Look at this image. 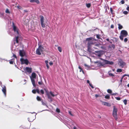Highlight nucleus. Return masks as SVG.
<instances>
[{
	"instance_id": "a19ab883",
	"label": "nucleus",
	"mask_w": 129,
	"mask_h": 129,
	"mask_svg": "<svg viewBox=\"0 0 129 129\" xmlns=\"http://www.w3.org/2000/svg\"><path fill=\"white\" fill-rule=\"evenodd\" d=\"M49 64L50 66H52L53 64V63L52 62H50L49 63Z\"/></svg>"
},
{
	"instance_id": "49530a36",
	"label": "nucleus",
	"mask_w": 129,
	"mask_h": 129,
	"mask_svg": "<svg viewBox=\"0 0 129 129\" xmlns=\"http://www.w3.org/2000/svg\"><path fill=\"white\" fill-rule=\"evenodd\" d=\"M123 77H122L121 78V80H120V82H121L120 83H121H121H122V80H123Z\"/></svg>"
},
{
	"instance_id": "79ce46f5",
	"label": "nucleus",
	"mask_w": 129,
	"mask_h": 129,
	"mask_svg": "<svg viewBox=\"0 0 129 129\" xmlns=\"http://www.w3.org/2000/svg\"><path fill=\"white\" fill-rule=\"evenodd\" d=\"M36 92H37L38 93H39L40 91L38 89H36Z\"/></svg>"
},
{
	"instance_id": "ddd939ff",
	"label": "nucleus",
	"mask_w": 129,
	"mask_h": 129,
	"mask_svg": "<svg viewBox=\"0 0 129 129\" xmlns=\"http://www.w3.org/2000/svg\"><path fill=\"white\" fill-rule=\"evenodd\" d=\"M13 28L14 31L15 32H16L17 34H18V33L17 29L16 27L14 25H13Z\"/></svg>"
},
{
	"instance_id": "4c0bfd02",
	"label": "nucleus",
	"mask_w": 129,
	"mask_h": 129,
	"mask_svg": "<svg viewBox=\"0 0 129 129\" xmlns=\"http://www.w3.org/2000/svg\"><path fill=\"white\" fill-rule=\"evenodd\" d=\"M115 98L118 100H120V98L119 97H115Z\"/></svg>"
},
{
	"instance_id": "7c9ffc66",
	"label": "nucleus",
	"mask_w": 129,
	"mask_h": 129,
	"mask_svg": "<svg viewBox=\"0 0 129 129\" xmlns=\"http://www.w3.org/2000/svg\"><path fill=\"white\" fill-rule=\"evenodd\" d=\"M127 101L126 100H124L123 101V102H124V104L125 105L126 104H127Z\"/></svg>"
},
{
	"instance_id": "8fccbe9b",
	"label": "nucleus",
	"mask_w": 129,
	"mask_h": 129,
	"mask_svg": "<svg viewBox=\"0 0 129 129\" xmlns=\"http://www.w3.org/2000/svg\"><path fill=\"white\" fill-rule=\"evenodd\" d=\"M17 7L18 9H21V7L20 6H17Z\"/></svg>"
},
{
	"instance_id": "e433bc0d",
	"label": "nucleus",
	"mask_w": 129,
	"mask_h": 129,
	"mask_svg": "<svg viewBox=\"0 0 129 129\" xmlns=\"http://www.w3.org/2000/svg\"><path fill=\"white\" fill-rule=\"evenodd\" d=\"M127 40H128L127 39V38H125L124 39V42H126L127 41Z\"/></svg>"
},
{
	"instance_id": "864d4df0",
	"label": "nucleus",
	"mask_w": 129,
	"mask_h": 129,
	"mask_svg": "<svg viewBox=\"0 0 129 129\" xmlns=\"http://www.w3.org/2000/svg\"><path fill=\"white\" fill-rule=\"evenodd\" d=\"M126 10L129 11V7H128L126 8Z\"/></svg>"
},
{
	"instance_id": "0e129e2a",
	"label": "nucleus",
	"mask_w": 129,
	"mask_h": 129,
	"mask_svg": "<svg viewBox=\"0 0 129 129\" xmlns=\"http://www.w3.org/2000/svg\"><path fill=\"white\" fill-rule=\"evenodd\" d=\"M73 129H76V127L74 126L73 128Z\"/></svg>"
},
{
	"instance_id": "bf43d9fd",
	"label": "nucleus",
	"mask_w": 129,
	"mask_h": 129,
	"mask_svg": "<svg viewBox=\"0 0 129 129\" xmlns=\"http://www.w3.org/2000/svg\"><path fill=\"white\" fill-rule=\"evenodd\" d=\"M89 85L92 88H93L92 85L90 83L89 84Z\"/></svg>"
},
{
	"instance_id": "5701e85b",
	"label": "nucleus",
	"mask_w": 129,
	"mask_h": 129,
	"mask_svg": "<svg viewBox=\"0 0 129 129\" xmlns=\"http://www.w3.org/2000/svg\"><path fill=\"white\" fill-rule=\"evenodd\" d=\"M93 38L92 37H90L86 39V40L87 41H89L90 40H91Z\"/></svg>"
},
{
	"instance_id": "4d7b16f0",
	"label": "nucleus",
	"mask_w": 129,
	"mask_h": 129,
	"mask_svg": "<svg viewBox=\"0 0 129 129\" xmlns=\"http://www.w3.org/2000/svg\"><path fill=\"white\" fill-rule=\"evenodd\" d=\"M13 57H15V58H16V56L15 55V54H14L13 55Z\"/></svg>"
},
{
	"instance_id": "de8ad7c7",
	"label": "nucleus",
	"mask_w": 129,
	"mask_h": 129,
	"mask_svg": "<svg viewBox=\"0 0 129 129\" xmlns=\"http://www.w3.org/2000/svg\"><path fill=\"white\" fill-rule=\"evenodd\" d=\"M96 37L97 38H98V39H99L100 38V36L98 35H96Z\"/></svg>"
},
{
	"instance_id": "7ed1b4c3",
	"label": "nucleus",
	"mask_w": 129,
	"mask_h": 129,
	"mask_svg": "<svg viewBox=\"0 0 129 129\" xmlns=\"http://www.w3.org/2000/svg\"><path fill=\"white\" fill-rule=\"evenodd\" d=\"M39 45L38 48L37 49L36 51V53L39 55H40L44 50V48L41 45L38 44Z\"/></svg>"
},
{
	"instance_id": "c85d7f7f",
	"label": "nucleus",
	"mask_w": 129,
	"mask_h": 129,
	"mask_svg": "<svg viewBox=\"0 0 129 129\" xmlns=\"http://www.w3.org/2000/svg\"><path fill=\"white\" fill-rule=\"evenodd\" d=\"M84 66L87 69H88L89 68V66L86 64H84Z\"/></svg>"
},
{
	"instance_id": "f03ea898",
	"label": "nucleus",
	"mask_w": 129,
	"mask_h": 129,
	"mask_svg": "<svg viewBox=\"0 0 129 129\" xmlns=\"http://www.w3.org/2000/svg\"><path fill=\"white\" fill-rule=\"evenodd\" d=\"M36 74L35 73H32L31 74V76L30 77L32 83L34 86H36L34 79L36 78Z\"/></svg>"
},
{
	"instance_id": "9b49d317",
	"label": "nucleus",
	"mask_w": 129,
	"mask_h": 129,
	"mask_svg": "<svg viewBox=\"0 0 129 129\" xmlns=\"http://www.w3.org/2000/svg\"><path fill=\"white\" fill-rule=\"evenodd\" d=\"M102 102V105H103L108 107H110L111 106L110 104L108 103L103 102Z\"/></svg>"
},
{
	"instance_id": "774afa93",
	"label": "nucleus",
	"mask_w": 129,
	"mask_h": 129,
	"mask_svg": "<svg viewBox=\"0 0 129 129\" xmlns=\"http://www.w3.org/2000/svg\"><path fill=\"white\" fill-rule=\"evenodd\" d=\"M127 86L129 87V84H127Z\"/></svg>"
},
{
	"instance_id": "6ab92c4d",
	"label": "nucleus",
	"mask_w": 129,
	"mask_h": 129,
	"mask_svg": "<svg viewBox=\"0 0 129 129\" xmlns=\"http://www.w3.org/2000/svg\"><path fill=\"white\" fill-rule=\"evenodd\" d=\"M107 91L108 93L110 94H111L112 92V90L110 89H108L107 90Z\"/></svg>"
},
{
	"instance_id": "a211bd4d",
	"label": "nucleus",
	"mask_w": 129,
	"mask_h": 129,
	"mask_svg": "<svg viewBox=\"0 0 129 129\" xmlns=\"http://www.w3.org/2000/svg\"><path fill=\"white\" fill-rule=\"evenodd\" d=\"M105 98L107 99H109L110 98V96L108 94L107 95H106L105 96Z\"/></svg>"
},
{
	"instance_id": "72a5a7b5",
	"label": "nucleus",
	"mask_w": 129,
	"mask_h": 129,
	"mask_svg": "<svg viewBox=\"0 0 129 129\" xmlns=\"http://www.w3.org/2000/svg\"><path fill=\"white\" fill-rule=\"evenodd\" d=\"M32 92L34 93H36V90H33L32 91Z\"/></svg>"
},
{
	"instance_id": "f257e3e1",
	"label": "nucleus",
	"mask_w": 129,
	"mask_h": 129,
	"mask_svg": "<svg viewBox=\"0 0 129 129\" xmlns=\"http://www.w3.org/2000/svg\"><path fill=\"white\" fill-rule=\"evenodd\" d=\"M128 35L126 31L125 30H122L121 31L120 36V38L122 41H123V37H126Z\"/></svg>"
},
{
	"instance_id": "f704fd0d",
	"label": "nucleus",
	"mask_w": 129,
	"mask_h": 129,
	"mask_svg": "<svg viewBox=\"0 0 129 129\" xmlns=\"http://www.w3.org/2000/svg\"><path fill=\"white\" fill-rule=\"evenodd\" d=\"M123 13L125 14H126L128 13V12L127 11H124L123 12Z\"/></svg>"
},
{
	"instance_id": "69168bd1",
	"label": "nucleus",
	"mask_w": 129,
	"mask_h": 129,
	"mask_svg": "<svg viewBox=\"0 0 129 129\" xmlns=\"http://www.w3.org/2000/svg\"><path fill=\"white\" fill-rule=\"evenodd\" d=\"M38 83H39V84H41V82H38Z\"/></svg>"
},
{
	"instance_id": "9d476101",
	"label": "nucleus",
	"mask_w": 129,
	"mask_h": 129,
	"mask_svg": "<svg viewBox=\"0 0 129 129\" xmlns=\"http://www.w3.org/2000/svg\"><path fill=\"white\" fill-rule=\"evenodd\" d=\"M20 55L21 57L24 56L25 55V53L24 51L20 50L19 51Z\"/></svg>"
},
{
	"instance_id": "473e14b6",
	"label": "nucleus",
	"mask_w": 129,
	"mask_h": 129,
	"mask_svg": "<svg viewBox=\"0 0 129 129\" xmlns=\"http://www.w3.org/2000/svg\"><path fill=\"white\" fill-rule=\"evenodd\" d=\"M69 114L71 116H73V114L71 113V112L70 111H68Z\"/></svg>"
},
{
	"instance_id": "423d86ee",
	"label": "nucleus",
	"mask_w": 129,
	"mask_h": 129,
	"mask_svg": "<svg viewBox=\"0 0 129 129\" xmlns=\"http://www.w3.org/2000/svg\"><path fill=\"white\" fill-rule=\"evenodd\" d=\"M46 91L47 95L48 96V98L49 99H50L51 98L50 96H51L52 97H54L56 95H54L53 93L51 91H50L49 92H48L46 90Z\"/></svg>"
},
{
	"instance_id": "c03bdc74",
	"label": "nucleus",
	"mask_w": 129,
	"mask_h": 129,
	"mask_svg": "<svg viewBox=\"0 0 129 129\" xmlns=\"http://www.w3.org/2000/svg\"><path fill=\"white\" fill-rule=\"evenodd\" d=\"M11 64H13V61H10L9 62Z\"/></svg>"
},
{
	"instance_id": "09e8293b",
	"label": "nucleus",
	"mask_w": 129,
	"mask_h": 129,
	"mask_svg": "<svg viewBox=\"0 0 129 129\" xmlns=\"http://www.w3.org/2000/svg\"><path fill=\"white\" fill-rule=\"evenodd\" d=\"M34 119H33V120H30L29 119V118H28V120L30 122H31L32 121H33Z\"/></svg>"
},
{
	"instance_id": "1a4fd4ad",
	"label": "nucleus",
	"mask_w": 129,
	"mask_h": 129,
	"mask_svg": "<svg viewBox=\"0 0 129 129\" xmlns=\"http://www.w3.org/2000/svg\"><path fill=\"white\" fill-rule=\"evenodd\" d=\"M2 90L5 96H6V88L5 86H3L2 87Z\"/></svg>"
},
{
	"instance_id": "f8f14e48",
	"label": "nucleus",
	"mask_w": 129,
	"mask_h": 129,
	"mask_svg": "<svg viewBox=\"0 0 129 129\" xmlns=\"http://www.w3.org/2000/svg\"><path fill=\"white\" fill-rule=\"evenodd\" d=\"M101 52V51H95L96 53H98V54H97L96 55L99 57L101 56L102 55Z\"/></svg>"
},
{
	"instance_id": "338daca9",
	"label": "nucleus",
	"mask_w": 129,
	"mask_h": 129,
	"mask_svg": "<svg viewBox=\"0 0 129 129\" xmlns=\"http://www.w3.org/2000/svg\"><path fill=\"white\" fill-rule=\"evenodd\" d=\"M106 40H107V41H109V39H106Z\"/></svg>"
},
{
	"instance_id": "58836bf2",
	"label": "nucleus",
	"mask_w": 129,
	"mask_h": 129,
	"mask_svg": "<svg viewBox=\"0 0 129 129\" xmlns=\"http://www.w3.org/2000/svg\"><path fill=\"white\" fill-rule=\"evenodd\" d=\"M41 92V93L43 94H44V91L43 90H41L40 91Z\"/></svg>"
},
{
	"instance_id": "e2e57ef3",
	"label": "nucleus",
	"mask_w": 129,
	"mask_h": 129,
	"mask_svg": "<svg viewBox=\"0 0 129 129\" xmlns=\"http://www.w3.org/2000/svg\"><path fill=\"white\" fill-rule=\"evenodd\" d=\"M95 46H99V45L98 44H97L95 45Z\"/></svg>"
},
{
	"instance_id": "052dcab7",
	"label": "nucleus",
	"mask_w": 129,
	"mask_h": 129,
	"mask_svg": "<svg viewBox=\"0 0 129 129\" xmlns=\"http://www.w3.org/2000/svg\"><path fill=\"white\" fill-rule=\"evenodd\" d=\"M89 85L92 88H93L92 85L90 83L89 84Z\"/></svg>"
},
{
	"instance_id": "680f3d73",
	"label": "nucleus",
	"mask_w": 129,
	"mask_h": 129,
	"mask_svg": "<svg viewBox=\"0 0 129 129\" xmlns=\"http://www.w3.org/2000/svg\"><path fill=\"white\" fill-rule=\"evenodd\" d=\"M87 83H89V84L90 83V82H89V81L88 80H87Z\"/></svg>"
},
{
	"instance_id": "6e6d98bb",
	"label": "nucleus",
	"mask_w": 129,
	"mask_h": 129,
	"mask_svg": "<svg viewBox=\"0 0 129 129\" xmlns=\"http://www.w3.org/2000/svg\"><path fill=\"white\" fill-rule=\"evenodd\" d=\"M110 10L111 11V13H112V8H110Z\"/></svg>"
},
{
	"instance_id": "b1692460",
	"label": "nucleus",
	"mask_w": 129,
	"mask_h": 129,
	"mask_svg": "<svg viewBox=\"0 0 129 129\" xmlns=\"http://www.w3.org/2000/svg\"><path fill=\"white\" fill-rule=\"evenodd\" d=\"M79 68L80 69V72H81L82 71L83 73L84 74L83 71L82 70V68L80 66L79 67Z\"/></svg>"
},
{
	"instance_id": "dca6fc26",
	"label": "nucleus",
	"mask_w": 129,
	"mask_h": 129,
	"mask_svg": "<svg viewBox=\"0 0 129 129\" xmlns=\"http://www.w3.org/2000/svg\"><path fill=\"white\" fill-rule=\"evenodd\" d=\"M118 28L119 29H122L123 28L122 26L120 24H118Z\"/></svg>"
},
{
	"instance_id": "c756f323",
	"label": "nucleus",
	"mask_w": 129,
	"mask_h": 129,
	"mask_svg": "<svg viewBox=\"0 0 129 129\" xmlns=\"http://www.w3.org/2000/svg\"><path fill=\"white\" fill-rule=\"evenodd\" d=\"M42 104L44 106H47L46 104V103H44L43 101L42 102Z\"/></svg>"
},
{
	"instance_id": "39448f33",
	"label": "nucleus",
	"mask_w": 129,
	"mask_h": 129,
	"mask_svg": "<svg viewBox=\"0 0 129 129\" xmlns=\"http://www.w3.org/2000/svg\"><path fill=\"white\" fill-rule=\"evenodd\" d=\"M40 23L41 25L43 28H45V27L46 23H45L44 21V17L42 16H40Z\"/></svg>"
},
{
	"instance_id": "603ef678",
	"label": "nucleus",
	"mask_w": 129,
	"mask_h": 129,
	"mask_svg": "<svg viewBox=\"0 0 129 129\" xmlns=\"http://www.w3.org/2000/svg\"><path fill=\"white\" fill-rule=\"evenodd\" d=\"M111 28H114V26L113 25H112L111 26Z\"/></svg>"
},
{
	"instance_id": "0eeeda50",
	"label": "nucleus",
	"mask_w": 129,
	"mask_h": 129,
	"mask_svg": "<svg viewBox=\"0 0 129 129\" xmlns=\"http://www.w3.org/2000/svg\"><path fill=\"white\" fill-rule=\"evenodd\" d=\"M20 60L22 64H25L27 65L28 63V61L27 59H24L22 58L20 59Z\"/></svg>"
},
{
	"instance_id": "37998d69",
	"label": "nucleus",
	"mask_w": 129,
	"mask_h": 129,
	"mask_svg": "<svg viewBox=\"0 0 129 129\" xmlns=\"http://www.w3.org/2000/svg\"><path fill=\"white\" fill-rule=\"evenodd\" d=\"M56 111L58 112H60V110L59 109L57 108L56 109Z\"/></svg>"
},
{
	"instance_id": "cd10ccee",
	"label": "nucleus",
	"mask_w": 129,
	"mask_h": 129,
	"mask_svg": "<svg viewBox=\"0 0 129 129\" xmlns=\"http://www.w3.org/2000/svg\"><path fill=\"white\" fill-rule=\"evenodd\" d=\"M86 6L88 8H89L90 6V4H88L86 5Z\"/></svg>"
},
{
	"instance_id": "c9c22d12",
	"label": "nucleus",
	"mask_w": 129,
	"mask_h": 129,
	"mask_svg": "<svg viewBox=\"0 0 129 129\" xmlns=\"http://www.w3.org/2000/svg\"><path fill=\"white\" fill-rule=\"evenodd\" d=\"M108 62H109V61L107 60H105L104 61V62L105 64H107L108 63Z\"/></svg>"
},
{
	"instance_id": "6e6552de",
	"label": "nucleus",
	"mask_w": 129,
	"mask_h": 129,
	"mask_svg": "<svg viewBox=\"0 0 129 129\" xmlns=\"http://www.w3.org/2000/svg\"><path fill=\"white\" fill-rule=\"evenodd\" d=\"M118 64L122 67H123L125 65V63L122 60L119 61Z\"/></svg>"
},
{
	"instance_id": "3c124183",
	"label": "nucleus",
	"mask_w": 129,
	"mask_h": 129,
	"mask_svg": "<svg viewBox=\"0 0 129 129\" xmlns=\"http://www.w3.org/2000/svg\"><path fill=\"white\" fill-rule=\"evenodd\" d=\"M95 97L97 98L99 96V95H98L97 94H96L95 95Z\"/></svg>"
},
{
	"instance_id": "f3484780",
	"label": "nucleus",
	"mask_w": 129,
	"mask_h": 129,
	"mask_svg": "<svg viewBox=\"0 0 129 129\" xmlns=\"http://www.w3.org/2000/svg\"><path fill=\"white\" fill-rule=\"evenodd\" d=\"M48 61L47 60H45V63H46V66L47 67V69H49V66L48 64Z\"/></svg>"
},
{
	"instance_id": "4be33fe9",
	"label": "nucleus",
	"mask_w": 129,
	"mask_h": 129,
	"mask_svg": "<svg viewBox=\"0 0 129 129\" xmlns=\"http://www.w3.org/2000/svg\"><path fill=\"white\" fill-rule=\"evenodd\" d=\"M93 38L92 37H90L86 39V40L87 41H89L90 40H91Z\"/></svg>"
},
{
	"instance_id": "13d9d810",
	"label": "nucleus",
	"mask_w": 129,
	"mask_h": 129,
	"mask_svg": "<svg viewBox=\"0 0 129 129\" xmlns=\"http://www.w3.org/2000/svg\"><path fill=\"white\" fill-rule=\"evenodd\" d=\"M89 85L92 88H93L92 85L90 83L89 84Z\"/></svg>"
},
{
	"instance_id": "bb28decb",
	"label": "nucleus",
	"mask_w": 129,
	"mask_h": 129,
	"mask_svg": "<svg viewBox=\"0 0 129 129\" xmlns=\"http://www.w3.org/2000/svg\"><path fill=\"white\" fill-rule=\"evenodd\" d=\"M6 13H10V11L8 9H7L6 10Z\"/></svg>"
},
{
	"instance_id": "412c9836",
	"label": "nucleus",
	"mask_w": 129,
	"mask_h": 129,
	"mask_svg": "<svg viewBox=\"0 0 129 129\" xmlns=\"http://www.w3.org/2000/svg\"><path fill=\"white\" fill-rule=\"evenodd\" d=\"M58 49L60 52H61L62 50L61 48L60 47H58Z\"/></svg>"
},
{
	"instance_id": "aec40b11",
	"label": "nucleus",
	"mask_w": 129,
	"mask_h": 129,
	"mask_svg": "<svg viewBox=\"0 0 129 129\" xmlns=\"http://www.w3.org/2000/svg\"><path fill=\"white\" fill-rule=\"evenodd\" d=\"M37 99L38 101H40L41 100V98L38 96H37Z\"/></svg>"
},
{
	"instance_id": "a18cd8bd",
	"label": "nucleus",
	"mask_w": 129,
	"mask_h": 129,
	"mask_svg": "<svg viewBox=\"0 0 129 129\" xmlns=\"http://www.w3.org/2000/svg\"><path fill=\"white\" fill-rule=\"evenodd\" d=\"M109 75L111 76H114L111 73H109Z\"/></svg>"
},
{
	"instance_id": "20e7f679",
	"label": "nucleus",
	"mask_w": 129,
	"mask_h": 129,
	"mask_svg": "<svg viewBox=\"0 0 129 129\" xmlns=\"http://www.w3.org/2000/svg\"><path fill=\"white\" fill-rule=\"evenodd\" d=\"M117 109L115 106L113 107V111L112 115L113 117L116 120L117 119Z\"/></svg>"
},
{
	"instance_id": "ea45409f",
	"label": "nucleus",
	"mask_w": 129,
	"mask_h": 129,
	"mask_svg": "<svg viewBox=\"0 0 129 129\" xmlns=\"http://www.w3.org/2000/svg\"><path fill=\"white\" fill-rule=\"evenodd\" d=\"M122 4H123L124 3V1L123 0H122L120 2Z\"/></svg>"
},
{
	"instance_id": "4468645a",
	"label": "nucleus",
	"mask_w": 129,
	"mask_h": 129,
	"mask_svg": "<svg viewBox=\"0 0 129 129\" xmlns=\"http://www.w3.org/2000/svg\"><path fill=\"white\" fill-rule=\"evenodd\" d=\"M26 70L27 72L31 73V68L28 67H26Z\"/></svg>"
},
{
	"instance_id": "5fc2aeb1",
	"label": "nucleus",
	"mask_w": 129,
	"mask_h": 129,
	"mask_svg": "<svg viewBox=\"0 0 129 129\" xmlns=\"http://www.w3.org/2000/svg\"><path fill=\"white\" fill-rule=\"evenodd\" d=\"M125 76H128V75H126V74H125V75H124L122 77H123H123H125Z\"/></svg>"
},
{
	"instance_id": "a878e982",
	"label": "nucleus",
	"mask_w": 129,
	"mask_h": 129,
	"mask_svg": "<svg viewBox=\"0 0 129 129\" xmlns=\"http://www.w3.org/2000/svg\"><path fill=\"white\" fill-rule=\"evenodd\" d=\"M18 37H16V38H15V39H16L15 42H16L17 43H18Z\"/></svg>"
},
{
	"instance_id": "2f4dec72",
	"label": "nucleus",
	"mask_w": 129,
	"mask_h": 129,
	"mask_svg": "<svg viewBox=\"0 0 129 129\" xmlns=\"http://www.w3.org/2000/svg\"><path fill=\"white\" fill-rule=\"evenodd\" d=\"M113 62H110L109 61V62H108L107 64H113Z\"/></svg>"
},
{
	"instance_id": "393cba45",
	"label": "nucleus",
	"mask_w": 129,
	"mask_h": 129,
	"mask_svg": "<svg viewBox=\"0 0 129 129\" xmlns=\"http://www.w3.org/2000/svg\"><path fill=\"white\" fill-rule=\"evenodd\" d=\"M122 71V70L120 69H118L117 71V72H121Z\"/></svg>"
},
{
	"instance_id": "2eb2a0df",
	"label": "nucleus",
	"mask_w": 129,
	"mask_h": 129,
	"mask_svg": "<svg viewBox=\"0 0 129 129\" xmlns=\"http://www.w3.org/2000/svg\"><path fill=\"white\" fill-rule=\"evenodd\" d=\"M30 1L31 2H35L37 4L39 3V2L38 0H30Z\"/></svg>"
}]
</instances>
